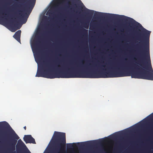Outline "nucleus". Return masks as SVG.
Returning a JSON list of instances; mask_svg holds the SVG:
<instances>
[{
  "mask_svg": "<svg viewBox=\"0 0 153 153\" xmlns=\"http://www.w3.org/2000/svg\"><path fill=\"white\" fill-rule=\"evenodd\" d=\"M101 18H108L126 22H135L137 26L142 28V34L137 39L140 42L137 44L138 47L140 58L137 63H120L110 64L107 66L99 64L95 65L90 63V69H100L105 71L117 68V71L102 72L94 71V78L119 77L131 76V78L153 80V70L151 63L149 54V38L151 31L143 28L142 25L133 19L125 16H96ZM137 27L138 26H137Z\"/></svg>",
  "mask_w": 153,
  "mask_h": 153,
  "instance_id": "obj_1",
  "label": "nucleus"
},
{
  "mask_svg": "<svg viewBox=\"0 0 153 153\" xmlns=\"http://www.w3.org/2000/svg\"><path fill=\"white\" fill-rule=\"evenodd\" d=\"M54 65L51 62L44 63L38 66L36 77L50 79L82 78H94L93 71H60L54 72Z\"/></svg>",
  "mask_w": 153,
  "mask_h": 153,
  "instance_id": "obj_2",
  "label": "nucleus"
},
{
  "mask_svg": "<svg viewBox=\"0 0 153 153\" xmlns=\"http://www.w3.org/2000/svg\"><path fill=\"white\" fill-rule=\"evenodd\" d=\"M54 151L52 153H62L65 151L66 143L65 133L55 131L52 138Z\"/></svg>",
  "mask_w": 153,
  "mask_h": 153,
  "instance_id": "obj_3",
  "label": "nucleus"
},
{
  "mask_svg": "<svg viewBox=\"0 0 153 153\" xmlns=\"http://www.w3.org/2000/svg\"><path fill=\"white\" fill-rule=\"evenodd\" d=\"M0 127L4 128H10L11 131L7 136L6 143L10 150H14L17 140L19 138V137L7 122L3 121L0 122Z\"/></svg>",
  "mask_w": 153,
  "mask_h": 153,
  "instance_id": "obj_4",
  "label": "nucleus"
},
{
  "mask_svg": "<svg viewBox=\"0 0 153 153\" xmlns=\"http://www.w3.org/2000/svg\"><path fill=\"white\" fill-rule=\"evenodd\" d=\"M96 140L89 141L81 143H67V148L71 149L72 147H87L90 146L93 144L96 143Z\"/></svg>",
  "mask_w": 153,
  "mask_h": 153,
  "instance_id": "obj_5",
  "label": "nucleus"
},
{
  "mask_svg": "<svg viewBox=\"0 0 153 153\" xmlns=\"http://www.w3.org/2000/svg\"><path fill=\"white\" fill-rule=\"evenodd\" d=\"M36 2V0H28L27 2V4L28 6H29V9L27 10V11H28V14H27L26 13H25V14L27 16V18L30 13L31 12V11L33 8L34 5H35V3ZM27 21V19H23V23H26Z\"/></svg>",
  "mask_w": 153,
  "mask_h": 153,
  "instance_id": "obj_6",
  "label": "nucleus"
},
{
  "mask_svg": "<svg viewBox=\"0 0 153 153\" xmlns=\"http://www.w3.org/2000/svg\"><path fill=\"white\" fill-rule=\"evenodd\" d=\"M23 139L26 143H36L34 139L30 135H25L23 138Z\"/></svg>",
  "mask_w": 153,
  "mask_h": 153,
  "instance_id": "obj_7",
  "label": "nucleus"
},
{
  "mask_svg": "<svg viewBox=\"0 0 153 153\" xmlns=\"http://www.w3.org/2000/svg\"><path fill=\"white\" fill-rule=\"evenodd\" d=\"M9 25L11 27H15L16 28V29L13 30L12 31L13 32H15L17 29H19L21 27V26L19 27L18 26L19 24H18V22L17 21L16 19H15L12 21H10Z\"/></svg>",
  "mask_w": 153,
  "mask_h": 153,
  "instance_id": "obj_8",
  "label": "nucleus"
},
{
  "mask_svg": "<svg viewBox=\"0 0 153 153\" xmlns=\"http://www.w3.org/2000/svg\"><path fill=\"white\" fill-rule=\"evenodd\" d=\"M84 44V46L85 47V48H84L85 56L86 57H88L89 56V54L87 39L86 42H85Z\"/></svg>",
  "mask_w": 153,
  "mask_h": 153,
  "instance_id": "obj_9",
  "label": "nucleus"
},
{
  "mask_svg": "<svg viewBox=\"0 0 153 153\" xmlns=\"http://www.w3.org/2000/svg\"><path fill=\"white\" fill-rule=\"evenodd\" d=\"M21 31L18 30L16 31L13 36V37L18 42H20V36Z\"/></svg>",
  "mask_w": 153,
  "mask_h": 153,
  "instance_id": "obj_10",
  "label": "nucleus"
},
{
  "mask_svg": "<svg viewBox=\"0 0 153 153\" xmlns=\"http://www.w3.org/2000/svg\"><path fill=\"white\" fill-rule=\"evenodd\" d=\"M86 10H87V11L86 12V14L89 17L91 18V17L94 14V11L93 10H90L88 9H86Z\"/></svg>",
  "mask_w": 153,
  "mask_h": 153,
  "instance_id": "obj_11",
  "label": "nucleus"
},
{
  "mask_svg": "<svg viewBox=\"0 0 153 153\" xmlns=\"http://www.w3.org/2000/svg\"><path fill=\"white\" fill-rule=\"evenodd\" d=\"M18 144L21 146H25L26 147V146L25 145V143L22 141L21 139H19L18 140Z\"/></svg>",
  "mask_w": 153,
  "mask_h": 153,
  "instance_id": "obj_12",
  "label": "nucleus"
},
{
  "mask_svg": "<svg viewBox=\"0 0 153 153\" xmlns=\"http://www.w3.org/2000/svg\"><path fill=\"white\" fill-rule=\"evenodd\" d=\"M26 10L25 9H24L23 10H19V14L20 16V17H21L22 18H23L24 17V15H23V11H26Z\"/></svg>",
  "mask_w": 153,
  "mask_h": 153,
  "instance_id": "obj_13",
  "label": "nucleus"
},
{
  "mask_svg": "<svg viewBox=\"0 0 153 153\" xmlns=\"http://www.w3.org/2000/svg\"><path fill=\"white\" fill-rule=\"evenodd\" d=\"M83 32L84 33V36H86V37H87L88 32V30L83 29Z\"/></svg>",
  "mask_w": 153,
  "mask_h": 153,
  "instance_id": "obj_14",
  "label": "nucleus"
},
{
  "mask_svg": "<svg viewBox=\"0 0 153 153\" xmlns=\"http://www.w3.org/2000/svg\"><path fill=\"white\" fill-rule=\"evenodd\" d=\"M89 26V23H84V27L86 29H88V28Z\"/></svg>",
  "mask_w": 153,
  "mask_h": 153,
  "instance_id": "obj_15",
  "label": "nucleus"
},
{
  "mask_svg": "<svg viewBox=\"0 0 153 153\" xmlns=\"http://www.w3.org/2000/svg\"><path fill=\"white\" fill-rule=\"evenodd\" d=\"M1 135H0V145H2L4 144V142L3 141V140H2V138H1Z\"/></svg>",
  "mask_w": 153,
  "mask_h": 153,
  "instance_id": "obj_16",
  "label": "nucleus"
},
{
  "mask_svg": "<svg viewBox=\"0 0 153 153\" xmlns=\"http://www.w3.org/2000/svg\"><path fill=\"white\" fill-rule=\"evenodd\" d=\"M116 137V135L115 134L112 135L111 136H110L109 138L110 139H112Z\"/></svg>",
  "mask_w": 153,
  "mask_h": 153,
  "instance_id": "obj_17",
  "label": "nucleus"
},
{
  "mask_svg": "<svg viewBox=\"0 0 153 153\" xmlns=\"http://www.w3.org/2000/svg\"><path fill=\"white\" fill-rule=\"evenodd\" d=\"M3 0L4 1H5L7 3V4H8V5L10 4V3L11 1V0Z\"/></svg>",
  "mask_w": 153,
  "mask_h": 153,
  "instance_id": "obj_18",
  "label": "nucleus"
},
{
  "mask_svg": "<svg viewBox=\"0 0 153 153\" xmlns=\"http://www.w3.org/2000/svg\"><path fill=\"white\" fill-rule=\"evenodd\" d=\"M103 141V140H100V141H99V143H102V142Z\"/></svg>",
  "mask_w": 153,
  "mask_h": 153,
  "instance_id": "obj_19",
  "label": "nucleus"
},
{
  "mask_svg": "<svg viewBox=\"0 0 153 153\" xmlns=\"http://www.w3.org/2000/svg\"><path fill=\"white\" fill-rule=\"evenodd\" d=\"M24 129H25V130H26V126H25L24 127Z\"/></svg>",
  "mask_w": 153,
  "mask_h": 153,
  "instance_id": "obj_20",
  "label": "nucleus"
},
{
  "mask_svg": "<svg viewBox=\"0 0 153 153\" xmlns=\"http://www.w3.org/2000/svg\"><path fill=\"white\" fill-rule=\"evenodd\" d=\"M16 149L17 150L18 149V146L17 145L16 146Z\"/></svg>",
  "mask_w": 153,
  "mask_h": 153,
  "instance_id": "obj_21",
  "label": "nucleus"
},
{
  "mask_svg": "<svg viewBox=\"0 0 153 153\" xmlns=\"http://www.w3.org/2000/svg\"><path fill=\"white\" fill-rule=\"evenodd\" d=\"M40 58H38V59H39V60H40Z\"/></svg>",
  "mask_w": 153,
  "mask_h": 153,
  "instance_id": "obj_22",
  "label": "nucleus"
},
{
  "mask_svg": "<svg viewBox=\"0 0 153 153\" xmlns=\"http://www.w3.org/2000/svg\"><path fill=\"white\" fill-rule=\"evenodd\" d=\"M36 50H37V49L36 48Z\"/></svg>",
  "mask_w": 153,
  "mask_h": 153,
  "instance_id": "obj_23",
  "label": "nucleus"
},
{
  "mask_svg": "<svg viewBox=\"0 0 153 153\" xmlns=\"http://www.w3.org/2000/svg\"><path fill=\"white\" fill-rule=\"evenodd\" d=\"M74 6H76V4H74Z\"/></svg>",
  "mask_w": 153,
  "mask_h": 153,
  "instance_id": "obj_24",
  "label": "nucleus"
},
{
  "mask_svg": "<svg viewBox=\"0 0 153 153\" xmlns=\"http://www.w3.org/2000/svg\"><path fill=\"white\" fill-rule=\"evenodd\" d=\"M28 151H29V153H31L30 152L29 150H28Z\"/></svg>",
  "mask_w": 153,
  "mask_h": 153,
  "instance_id": "obj_25",
  "label": "nucleus"
},
{
  "mask_svg": "<svg viewBox=\"0 0 153 153\" xmlns=\"http://www.w3.org/2000/svg\"><path fill=\"white\" fill-rule=\"evenodd\" d=\"M71 9H73V8H71Z\"/></svg>",
  "mask_w": 153,
  "mask_h": 153,
  "instance_id": "obj_26",
  "label": "nucleus"
},
{
  "mask_svg": "<svg viewBox=\"0 0 153 153\" xmlns=\"http://www.w3.org/2000/svg\"><path fill=\"white\" fill-rule=\"evenodd\" d=\"M131 24L132 25H133V24H132V23H131Z\"/></svg>",
  "mask_w": 153,
  "mask_h": 153,
  "instance_id": "obj_27",
  "label": "nucleus"
}]
</instances>
